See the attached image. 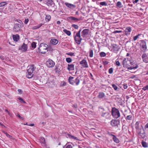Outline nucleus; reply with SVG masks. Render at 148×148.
<instances>
[{
  "label": "nucleus",
  "instance_id": "48",
  "mask_svg": "<svg viewBox=\"0 0 148 148\" xmlns=\"http://www.w3.org/2000/svg\"><path fill=\"white\" fill-rule=\"evenodd\" d=\"M122 31L121 30H116L113 32V33L114 34H116L117 33H121L122 32Z\"/></svg>",
  "mask_w": 148,
  "mask_h": 148
},
{
  "label": "nucleus",
  "instance_id": "7",
  "mask_svg": "<svg viewBox=\"0 0 148 148\" xmlns=\"http://www.w3.org/2000/svg\"><path fill=\"white\" fill-rule=\"evenodd\" d=\"M46 64L48 68H52L55 65V62L51 60H48L46 62Z\"/></svg>",
  "mask_w": 148,
  "mask_h": 148
},
{
  "label": "nucleus",
  "instance_id": "59",
  "mask_svg": "<svg viewBox=\"0 0 148 148\" xmlns=\"http://www.w3.org/2000/svg\"><path fill=\"white\" fill-rule=\"evenodd\" d=\"M58 66H55V70L56 71H58Z\"/></svg>",
  "mask_w": 148,
  "mask_h": 148
},
{
  "label": "nucleus",
  "instance_id": "57",
  "mask_svg": "<svg viewBox=\"0 0 148 148\" xmlns=\"http://www.w3.org/2000/svg\"><path fill=\"white\" fill-rule=\"evenodd\" d=\"M106 56V54L104 52H102V57H105Z\"/></svg>",
  "mask_w": 148,
  "mask_h": 148
},
{
  "label": "nucleus",
  "instance_id": "12",
  "mask_svg": "<svg viewBox=\"0 0 148 148\" xmlns=\"http://www.w3.org/2000/svg\"><path fill=\"white\" fill-rule=\"evenodd\" d=\"M140 45V47L143 49V50L145 51L147 49L146 43V42L143 40H141Z\"/></svg>",
  "mask_w": 148,
  "mask_h": 148
},
{
  "label": "nucleus",
  "instance_id": "22",
  "mask_svg": "<svg viewBox=\"0 0 148 148\" xmlns=\"http://www.w3.org/2000/svg\"><path fill=\"white\" fill-rule=\"evenodd\" d=\"M46 1L48 5L51 6H53L54 5V3L52 0H46Z\"/></svg>",
  "mask_w": 148,
  "mask_h": 148
},
{
  "label": "nucleus",
  "instance_id": "20",
  "mask_svg": "<svg viewBox=\"0 0 148 148\" xmlns=\"http://www.w3.org/2000/svg\"><path fill=\"white\" fill-rule=\"evenodd\" d=\"M110 135L113 136V140L115 142L117 143H118L119 142V139L117 138V137L115 135L112 134H111Z\"/></svg>",
  "mask_w": 148,
  "mask_h": 148
},
{
  "label": "nucleus",
  "instance_id": "24",
  "mask_svg": "<svg viewBox=\"0 0 148 148\" xmlns=\"http://www.w3.org/2000/svg\"><path fill=\"white\" fill-rule=\"evenodd\" d=\"M43 25V24L40 23L38 25L34 26L32 27V29H36L40 28Z\"/></svg>",
  "mask_w": 148,
  "mask_h": 148
},
{
  "label": "nucleus",
  "instance_id": "46",
  "mask_svg": "<svg viewBox=\"0 0 148 148\" xmlns=\"http://www.w3.org/2000/svg\"><path fill=\"white\" fill-rule=\"evenodd\" d=\"M123 88L124 89H126L127 88L128 86L126 84H123Z\"/></svg>",
  "mask_w": 148,
  "mask_h": 148
},
{
  "label": "nucleus",
  "instance_id": "64",
  "mask_svg": "<svg viewBox=\"0 0 148 148\" xmlns=\"http://www.w3.org/2000/svg\"><path fill=\"white\" fill-rule=\"evenodd\" d=\"M102 52H101L100 53V56L101 57H102Z\"/></svg>",
  "mask_w": 148,
  "mask_h": 148
},
{
  "label": "nucleus",
  "instance_id": "2",
  "mask_svg": "<svg viewBox=\"0 0 148 148\" xmlns=\"http://www.w3.org/2000/svg\"><path fill=\"white\" fill-rule=\"evenodd\" d=\"M38 50L41 53H45L48 50V45L45 43H41L39 47Z\"/></svg>",
  "mask_w": 148,
  "mask_h": 148
},
{
  "label": "nucleus",
  "instance_id": "61",
  "mask_svg": "<svg viewBox=\"0 0 148 148\" xmlns=\"http://www.w3.org/2000/svg\"><path fill=\"white\" fill-rule=\"evenodd\" d=\"M18 22L19 23H21V24H22V21H21L20 20H18Z\"/></svg>",
  "mask_w": 148,
  "mask_h": 148
},
{
  "label": "nucleus",
  "instance_id": "51",
  "mask_svg": "<svg viewBox=\"0 0 148 148\" xmlns=\"http://www.w3.org/2000/svg\"><path fill=\"white\" fill-rule=\"evenodd\" d=\"M17 116H18L20 119L22 120H24V118L22 116H21L19 114H18L17 115Z\"/></svg>",
  "mask_w": 148,
  "mask_h": 148
},
{
  "label": "nucleus",
  "instance_id": "45",
  "mask_svg": "<svg viewBox=\"0 0 148 148\" xmlns=\"http://www.w3.org/2000/svg\"><path fill=\"white\" fill-rule=\"evenodd\" d=\"M142 89L144 91L146 90H148V85H147L144 86L143 88Z\"/></svg>",
  "mask_w": 148,
  "mask_h": 148
},
{
  "label": "nucleus",
  "instance_id": "52",
  "mask_svg": "<svg viewBox=\"0 0 148 148\" xmlns=\"http://www.w3.org/2000/svg\"><path fill=\"white\" fill-rule=\"evenodd\" d=\"M107 5V3H106V2H102V6H106Z\"/></svg>",
  "mask_w": 148,
  "mask_h": 148
},
{
  "label": "nucleus",
  "instance_id": "35",
  "mask_svg": "<svg viewBox=\"0 0 148 148\" xmlns=\"http://www.w3.org/2000/svg\"><path fill=\"white\" fill-rule=\"evenodd\" d=\"M66 60L67 62L69 63L72 62V59L70 58H66Z\"/></svg>",
  "mask_w": 148,
  "mask_h": 148
},
{
  "label": "nucleus",
  "instance_id": "26",
  "mask_svg": "<svg viewBox=\"0 0 148 148\" xmlns=\"http://www.w3.org/2000/svg\"><path fill=\"white\" fill-rule=\"evenodd\" d=\"M3 133L5 134L6 136L8 137V138H10V139H14V138L12 136H10V135H9L7 132H6L3 131Z\"/></svg>",
  "mask_w": 148,
  "mask_h": 148
},
{
  "label": "nucleus",
  "instance_id": "10",
  "mask_svg": "<svg viewBox=\"0 0 148 148\" xmlns=\"http://www.w3.org/2000/svg\"><path fill=\"white\" fill-rule=\"evenodd\" d=\"M79 64L84 68H87L88 67V66L87 64L86 60L83 59L79 62Z\"/></svg>",
  "mask_w": 148,
  "mask_h": 148
},
{
  "label": "nucleus",
  "instance_id": "58",
  "mask_svg": "<svg viewBox=\"0 0 148 148\" xmlns=\"http://www.w3.org/2000/svg\"><path fill=\"white\" fill-rule=\"evenodd\" d=\"M0 58L2 60H3L4 59V57L2 56H0Z\"/></svg>",
  "mask_w": 148,
  "mask_h": 148
},
{
  "label": "nucleus",
  "instance_id": "33",
  "mask_svg": "<svg viewBox=\"0 0 148 148\" xmlns=\"http://www.w3.org/2000/svg\"><path fill=\"white\" fill-rule=\"evenodd\" d=\"M18 99L20 100V102L21 103H26L25 101L22 98L19 97L18 98Z\"/></svg>",
  "mask_w": 148,
  "mask_h": 148
},
{
  "label": "nucleus",
  "instance_id": "17",
  "mask_svg": "<svg viewBox=\"0 0 148 148\" xmlns=\"http://www.w3.org/2000/svg\"><path fill=\"white\" fill-rule=\"evenodd\" d=\"M21 25L18 23L16 24L14 27V30L16 32L20 30Z\"/></svg>",
  "mask_w": 148,
  "mask_h": 148
},
{
  "label": "nucleus",
  "instance_id": "41",
  "mask_svg": "<svg viewBox=\"0 0 148 148\" xmlns=\"http://www.w3.org/2000/svg\"><path fill=\"white\" fill-rule=\"evenodd\" d=\"M115 64L117 66H119L120 65V63L117 60V59L115 61Z\"/></svg>",
  "mask_w": 148,
  "mask_h": 148
},
{
  "label": "nucleus",
  "instance_id": "50",
  "mask_svg": "<svg viewBox=\"0 0 148 148\" xmlns=\"http://www.w3.org/2000/svg\"><path fill=\"white\" fill-rule=\"evenodd\" d=\"M29 20L28 18L25 19L24 21V23L26 24L28 22Z\"/></svg>",
  "mask_w": 148,
  "mask_h": 148
},
{
  "label": "nucleus",
  "instance_id": "42",
  "mask_svg": "<svg viewBox=\"0 0 148 148\" xmlns=\"http://www.w3.org/2000/svg\"><path fill=\"white\" fill-rule=\"evenodd\" d=\"M112 86L113 88L115 90H116L118 89V87L117 86L114 84H112Z\"/></svg>",
  "mask_w": 148,
  "mask_h": 148
},
{
  "label": "nucleus",
  "instance_id": "21",
  "mask_svg": "<svg viewBox=\"0 0 148 148\" xmlns=\"http://www.w3.org/2000/svg\"><path fill=\"white\" fill-rule=\"evenodd\" d=\"M65 4L68 7L70 8L73 9L75 7V5L68 3H65Z\"/></svg>",
  "mask_w": 148,
  "mask_h": 148
},
{
  "label": "nucleus",
  "instance_id": "19",
  "mask_svg": "<svg viewBox=\"0 0 148 148\" xmlns=\"http://www.w3.org/2000/svg\"><path fill=\"white\" fill-rule=\"evenodd\" d=\"M68 19L69 21H73L77 22L80 20V19L75 18L73 16H70L68 18Z\"/></svg>",
  "mask_w": 148,
  "mask_h": 148
},
{
  "label": "nucleus",
  "instance_id": "36",
  "mask_svg": "<svg viewBox=\"0 0 148 148\" xmlns=\"http://www.w3.org/2000/svg\"><path fill=\"white\" fill-rule=\"evenodd\" d=\"M141 35V34H138V35H137L136 36H134L133 37V39L134 41H136L138 38V37Z\"/></svg>",
  "mask_w": 148,
  "mask_h": 148
},
{
  "label": "nucleus",
  "instance_id": "44",
  "mask_svg": "<svg viewBox=\"0 0 148 148\" xmlns=\"http://www.w3.org/2000/svg\"><path fill=\"white\" fill-rule=\"evenodd\" d=\"M72 27L74 28L75 29H77L78 28V26L77 25L75 24H73L72 25Z\"/></svg>",
  "mask_w": 148,
  "mask_h": 148
},
{
  "label": "nucleus",
  "instance_id": "23",
  "mask_svg": "<svg viewBox=\"0 0 148 148\" xmlns=\"http://www.w3.org/2000/svg\"><path fill=\"white\" fill-rule=\"evenodd\" d=\"M12 37L14 41H18L19 39V36L18 35H13Z\"/></svg>",
  "mask_w": 148,
  "mask_h": 148
},
{
  "label": "nucleus",
  "instance_id": "49",
  "mask_svg": "<svg viewBox=\"0 0 148 148\" xmlns=\"http://www.w3.org/2000/svg\"><path fill=\"white\" fill-rule=\"evenodd\" d=\"M144 129L145 130L148 129V123L145 124Z\"/></svg>",
  "mask_w": 148,
  "mask_h": 148
},
{
  "label": "nucleus",
  "instance_id": "4",
  "mask_svg": "<svg viewBox=\"0 0 148 148\" xmlns=\"http://www.w3.org/2000/svg\"><path fill=\"white\" fill-rule=\"evenodd\" d=\"M81 31V29H80L79 31L76 33L75 35L73 36L75 41L77 44L79 45L81 44L82 40V38H81L80 35Z\"/></svg>",
  "mask_w": 148,
  "mask_h": 148
},
{
  "label": "nucleus",
  "instance_id": "3",
  "mask_svg": "<svg viewBox=\"0 0 148 148\" xmlns=\"http://www.w3.org/2000/svg\"><path fill=\"white\" fill-rule=\"evenodd\" d=\"M36 69L34 65L30 66L29 68L27 70L26 73V76L29 78H31L34 75L33 72Z\"/></svg>",
  "mask_w": 148,
  "mask_h": 148
},
{
  "label": "nucleus",
  "instance_id": "14",
  "mask_svg": "<svg viewBox=\"0 0 148 148\" xmlns=\"http://www.w3.org/2000/svg\"><path fill=\"white\" fill-rule=\"evenodd\" d=\"M132 30L131 28L130 27H126L124 31L125 32V35L126 36L130 35Z\"/></svg>",
  "mask_w": 148,
  "mask_h": 148
},
{
  "label": "nucleus",
  "instance_id": "37",
  "mask_svg": "<svg viewBox=\"0 0 148 148\" xmlns=\"http://www.w3.org/2000/svg\"><path fill=\"white\" fill-rule=\"evenodd\" d=\"M31 46L32 48L34 49L36 47V43L34 42H32L31 44Z\"/></svg>",
  "mask_w": 148,
  "mask_h": 148
},
{
  "label": "nucleus",
  "instance_id": "5",
  "mask_svg": "<svg viewBox=\"0 0 148 148\" xmlns=\"http://www.w3.org/2000/svg\"><path fill=\"white\" fill-rule=\"evenodd\" d=\"M69 82L72 85H75L76 86L78 85L79 83L80 80L78 77L74 79V77L72 76H70L69 78Z\"/></svg>",
  "mask_w": 148,
  "mask_h": 148
},
{
  "label": "nucleus",
  "instance_id": "11",
  "mask_svg": "<svg viewBox=\"0 0 148 148\" xmlns=\"http://www.w3.org/2000/svg\"><path fill=\"white\" fill-rule=\"evenodd\" d=\"M119 49V47L116 44H113L112 45V50L114 53H117Z\"/></svg>",
  "mask_w": 148,
  "mask_h": 148
},
{
  "label": "nucleus",
  "instance_id": "55",
  "mask_svg": "<svg viewBox=\"0 0 148 148\" xmlns=\"http://www.w3.org/2000/svg\"><path fill=\"white\" fill-rule=\"evenodd\" d=\"M98 97L99 98H102V94L99 93V95H98Z\"/></svg>",
  "mask_w": 148,
  "mask_h": 148
},
{
  "label": "nucleus",
  "instance_id": "63",
  "mask_svg": "<svg viewBox=\"0 0 148 148\" xmlns=\"http://www.w3.org/2000/svg\"><path fill=\"white\" fill-rule=\"evenodd\" d=\"M73 106L75 108H77V105H73Z\"/></svg>",
  "mask_w": 148,
  "mask_h": 148
},
{
  "label": "nucleus",
  "instance_id": "28",
  "mask_svg": "<svg viewBox=\"0 0 148 148\" xmlns=\"http://www.w3.org/2000/svg\"><path fill=\"white\" fill-rule=\"evenodd\" d=\"M68 136L69 137V138H72V139H73L74 140H79V139L77 137L72 136L69 134H68Z\"/></svg>",
  "mask_w": 148,
  "mask_h": 148
},
{
  "label": "nucleus",
  "instance_id": "9",
  "mask_svg": "<svg viewBox=\"0 0 148 148\" xmlns=\"http://www.w3.org/2000/svg\"><path fill=\"white\" fill-rule=\"evenodd\" d=\"M89 31L88 29H84L81 32V36L83 38L85 37L88 35Z\"/></svg>",
  "mask_w": 148,
  "mask_h": 148
},
{
  "label": "nucleus",
  "instance_id": "56",
  "mask_svg": "<svg viewBox=\"0 0 148 148\" xmlns=\"http://www.w3.org/2000/svg\"><path fill=\"white\" fill-rule=\"evenodd\" d=\"M108 62L107 61L103 62V64L104 65H106L108 64Z\"/></svg>",
  "mask_w": 148,
  "mask_h": 148
},
{
  "label": "nucleus",
  "instance_id": "47",
  "mask_svg": "<svg viewBox=\"0 0 148 148\" xmlns=\"http://www.w3.org/2000/svg\"><path fill=\"white\" fill-rule=\"evenodd\" d=\"M67 54L71 56H75L74 53H73L69 52L67 53Z\"/></svg>",
  "mask_w": 148,
  "mask_h": 148
},
{
  "label": "nucleus",
  "instance_id": "1",
  "mask_svg": "<svg viewBox=\"0 0 148 148\" xmlns=\"http://www.w3.org/2000/svg\"><path fill=\"white\" fill-rule=\"evenodd\" d=\"M122 64L123 67L127 68L128 70L136 69L138 67L137 65L134 67H130V65L133 64V62H132L130 59L129 60L128 58H125L124 59L123 61Z\"/></svg>",
  "mask_w": 148,
  "mask_h": 148
},
{
  "label": "nucleus",
  "instance_id": "6",
  "mask_svg": "<svg viewBox=\"0 0 148 148\" xmlns=\"http://www.w3.org/2000/svg\"><path fill=\"white\" fill-rule=\"evenodd\" d=\"M111 114L113 117L115 119H118L121 116L119 110L115 108H112L111 111Z\"/></svg>",
  "mask_w": 148,
  "mask_h": 148
},
{
  "label": "nucleus",
  "instance_id": "43",
  "mask_svg": "<svg viewBox=\"0 0 148 148\" xmlns=\"http://www.w3.org/2000/svg\"><path fill=\"white\" fill-rule=\"evenodd\" d=\"M109 73L110 74H112L113 72V68H111L109 69L108 71Z\"/></svg>",
  "mask_w": 148,
  "mask_h": 148
},
{
  "label": "nucleus",
  "instance_id": "60",
  "mask_svg": "<svg viewBox=\"0 0 148 148\" xmlns=\"http://www.w3.org/2000/svg\"><path fill=\"white\" fill-rule=\"evenodd\" d=\"M57 23L58 24L60 25L61 24V22L59 21H58L57 22Z\"/></svg>",
  "mask_w": 148,
  "mask_h": 148
},
{
  "label": "nucleus",
  "instance_id": "27",
  "mask_svg": "<svg viewBox=\"0 0 148 148\" xmlns=\"http://www.w3.org/2000/svg\"><path fill=\"white\" fill-rule=\"evenodd\" d=\"M63 32L69 36H70L71 34V32L66 30V29H63Z\"/></svg>",
  "mask_w": 148,
  "mask_h": 148
},
{
  "label": "nucleus",
  "instance_id": "53",
  "mask_svg": "<svg viewBox=\"0 0 148 148\" xmlns=\"http://www.w3.org/2000/svg\"><path fill=\"white\" fill-rule=\"evenodd\" d=\"M18 91L19 93L20 94H21L22 93V90L21 89H18Z\"/></svg>",
  "mask_w": 148,
  "mask_h": 148
},
{
  "label": "nucleus",
  "instance_id": "18",
  "mask_svg": "<svg viewBox=\"0 0 148 148\" xmlns=\"http://www.w3.org/2000/svg\"><path fill=\"white\" fill-rule=\"evenodd\" d=\"M50 42L51 44L56 45L58 43V41L57 39H52L50 40Z\"/></svg>",
  "mask_w": 148,
  "mask_h": 148
},
{
  "label": "nucleus",
  "instance_id": "39",
  "mask_svg": "<svg viewBox=\"0 0 148 148\" xmlns=\"http://www.w3.org/2000/svg\"><path fill=\"white\" fill-rule=\"evenodd\" d=\"M51 18V17L50 15H48L46 16V19L47 21H49Z\"/></svg>",
  "mask_w": 148,
  "mask_h": 148
},
{
  "label": "nucleus",
  "instance_id": "30",
  "mask_svg": "<svg viewBox=\"0 0 148 148\" xmlns=\"http://www.w3.org/2000/svg\"><path fill=\"white\" fill-rule=\"evenodd\" d=\"M141 144L144 147L147 148L148 147L147 143L143 141L141 142Z\"/></svg>",
  "mask_w": 148,
  "mask_h": 148
},
{
  "label": "nucleus",
  "instance_id": "8",
  "mask_svg": "<svg viewBox=\"0 0 148 148\" xmlns=\"http://www.w3.org/2000/svg\"><path fill=\"white\" fill-rule=\"evenodd\" d=\"M119 123V121L116 119H113L110 121V124L113 127H118Z\"/></svg>",
  "mask_w": 148,
  "mask_h": 148
},
{
  "label": "nucleus",
  "instance_id": "29",
  "mask_svg": "<svg viewBox=\"0 0 148 148\" xmlns=\"http://www.w3.org/2000/svg\"><path fill=\"white\" fill-rule=\"evenodd\" d=\"M132 115H129L127 116V117L125 118V119L127 121H130L132 120Z\"/></svg>",
  "mask_w": 148,
  "mask_h": 148
},
{
  "label": "nucleus",
  "instance_id": "32",
  "mask_svg": "<svg viewBox=\"0 0 148 148\" xmlns=\"http://www.w3.org/2000/svg\"><path fill=\"white\" fill-rule=\"evenodd\" d=\"M89 56L90 58H92L93 56V51L92 49H90L89 51Z\"/></svg>",
  "mask_w": 148,
  "mask_h": 148
},
{
  "label": "nucleus",
  "instance_id": "62",
  "mask_svg": "<svg viewBox=\"0 0 148 148\" xmlns=\"http://www.w3.org/2000/svg\"><path fill=\"white\" fill-rule=\"evenodd\" d=\"M34 124H33V123L31 124H29V125H29V126H34Z\"/></svg>",
  "mask_w": 148,
  "mask_h": 148
},
{
  "label": "nucleus",
  "instance_id": "25",
  "mask_svg": "<svg viewBox=\"0 0 148 148\" xmlns=\"http://www.w3.org/2000/svg\"><path fill=\"white\" fill-rule=\"evenodd\" d=\"M140 122V121H137L135 124V128L137 130H139L140 129L139 126Z\"/></svg>",
  "mask_w": 148,
  "mask_h": 148
},
{
  "label": "nucleus",
  "instance_id": "15",
  "mask_svg": "<svg viewBox=\"0 0 148 148\" xmlns=\"http://www.w3.org/2000/svg\"><path fill=\"white\" fill-rule=\"evenodd\" d=\"M142 58L143 61L146 63H147L148 62V58L147 57V55L145 53H144L142 56Z\"/></svg>",
  "mask_w": 148,
  "mask_h": 148
},
{
  "label": "nucleus",
  "instance_id": "40",
  "mask_svg": "<svg viewBox=\"0 0 148 148\" xmlns=\"http://www.w3.org/2000/svg\"><path fill=\"white\" fill-rule=\"evenodd\" d=\"M7 3L5 2H3L0 3V7L5 6Z\"/></svg>",
  "mask_w": 148,
  "mask_h": 148
},
{
  "label": "nucleus",
  "instance_id": "16",
  "mask_svg": "<svg viewBox=\"0 0 148 148\" xmlns=\"http://www.w3.org/2000/svg\"><path fill=\"white\" fill-rule=\"evenodd\" d=\"M74 63L71 64H68L67 69L69 71H73L74 70L75 64Z\"/></svg>",
  "mask_w": 148,
  "mask_h": 148
},
{
  "label": "nucleus",
  "instance_id": "54",
  "mask_svg": "<svg viewBox=\"0 0 148 148\" xmlns=\"http://www.w3.org/2000/svg\"><path fill=\"white\" fill-rule=\"evenodd\" d=\"M139 1V0H135V1H134L133 2V3L134 4L136 3H137Z\"/></svg>",
  "mask_w": 148,
  "mask_h": 148
},
{
  "label": "nucleus",
  "instance_id": "38",
  "mask_svg": "<svg viewBox=\"0 0 148 148\" xmlns=\"http://www.w3.org/2000/svg\"><path fill=\"white\" fill-rule=\"evenodd\" d=\"M40 140L41 143H42L44 144L45 143V139L43 137H41L40 138Z\"/></svg>",
  "mask_w": 148,
  "mask_h": 148
},
{
  "label": "nucleus",
  "instance_id": "34",
  "mask_svg": "<svg viewBox=\"0 0 148 148\" xmlns=\"http://www.w3.org/2000/svg\"><path fill=\"white\" fill-rule=\"evenodd\" d=\"M72 146L71 145H67V144L63 147V148H72Z\"/></svg>",
  "mask_w": 148,
  "mask_h": 148
},
{
  "label": "nucleus",
  "instance_id": "31",
  "mask_svg": "<svg viewBox=\"0 0 148 148\" xmlns=\"http://www.w3.org/2000/svg\"><path fill=\"white\" fill-rule=\"evenodd\" d=\"M116 5L117 7L119 8H121L122 6L121 3L120 1H118L116 3Z\"/></svg>",
  "mask_w": 148,
  "mask_h": 148
},
{
  "label": "nucleus",
  "instance_id": "13",
  "mask_svg": "<svg viewBox=\"0 0 148 148\" xmlns=\"http://www.w3.org/2000/svg\"><path fill=\"white\" fill-rule=\"evenodd\" d=\"M27 45L23 43V44L19 48V49L22 51L25 52L27 50Z\"/></svg>",
  "mask_w": 148,
  "mask_h": 148
}]
</instances>
